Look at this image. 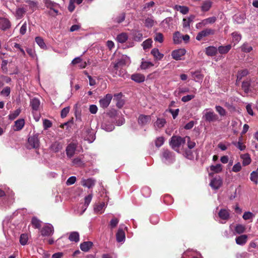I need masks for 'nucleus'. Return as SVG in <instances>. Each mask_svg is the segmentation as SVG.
<instances>
[{
	"mask_svg": "<svg viewBox=\"0 0 258 258\" xmlns=\"http://www.w3.org/2000/svg\"><path fill=\"white\" fill-rule=\"evenodd\" d=\"M254 215L250 212H245L243 215V218L245 220H249L254 217Z\"/></svg>",
	"mask_w": 258,
	"mask_h": 258,
	"instance_id": "60",
	"label": "nucleus"
},
{
	"mask_svg": "<svg viewBox=\"0 0 258 258\" xmlns=\"http://www.w3.org/2000/svg\"><path fill=\"white\" fill-rule=\"evenodd\" d=\"M73 163L74 165L79 167L82 166L84 164L82 160L79 157L74 159L73 160Z\"/></svg>",
	"mask_w": 258,
	"mask_h": 258,
	"instance_id": "58",
	"label": "nucleus"
},
{
	"mask_svg": "<svg viewBox=\"0 0 258 258\" xmlns=\"http://www.w3.org/2000/svg\"><path fill=\"white\" fill-rule=\"evenodd\" d=\"M116 240L118 242H121L125 240V233L121 229H119L116 234Z\"/></svg>",
	"mask_w": 258,
	"mask_h": 258,
	"instance_id": "27",
	"label": "nucleus"
},
{
	"mask_svg": "<svg viewBox=\"0 0 258 258\" xmlns=\"http://www.w3.org/2000/svg\"><path fill=\"white\" fill-rule=\"evenodd\" d=\"M164 142V139L162 137H158L155 140V145L157 147H161Z\"/></svg>",
	"mask_w": 258,
	"mask_h": 258,
	"instance_id": "59",
	"label": "nucleus"
},
{
	"mask_svg": "<svg viewBox=\"0 0 258 258\" xmlns=\"http://www.w3.org/2000/svg\"><path fill=\"white\" fill-rule=\"evenodd\" d=\"M186 50L184 49H178L173 50L171 53L172 58L176 60H181V57L185 55Z\"/></svg>",
	"mask_w": 258,
	"mask_h": 258,
	"instance_id": "11",
	"label": "nucleus"
},
{
	"mask_svg": "<svg viewBox=\"0 0 258 258\" xmlns=\"http://www.w3.org/2000/svg\"><path fill=\"white\" fill-rule=\"evenodd\" d=\"M43 2L47 8L52 10L56 14L58 13V11L55 9L58 5L57 3L51 0H43Z\"/></svg>",
	"mask_w": 258,
	"mask_h": 258,
	"instance_id": "15",
	"label": "nucleus"
},
{
	"mask_svg": "<svg viewBox=\"0 0 258 258\" xmlns=\"http://www.w3.org/2000/svg\"><path fill=\"white\" fill-rule=\"evenodd\" d=\"M53 227L48 224L43 227L41 230V235L43 236H49L53 233Z\"/></svg>",
	"mask_w": 258,
	"mask_h": 258,
	"instance_id": "9",
	"label": "nucleus"
},
{
	"mask_svg": "<svg viewBox=\"0 0 258 258\" xmlns=\"http://www.w3.org/2000/svg\"><path fill=\"white\" fill-rule=\"evenodd\" d=\"M145 25L148 28H151L154 25V21L152 18H148L145 21Z\"/></svg>",
	"mask_w": 258,
	"mask_h": 258,
	"instance_id": "57",
	"label": "nucleus"
},
{
	"mask_svg": "<svg viewBox=\"0 0 258 258\" xmlns=\"http://www.w3.org/2000/svg\"><path fill=\"white\" fill-rule=\"evenodd\" d=\"M112 96L111 94H106L104 98L101 99L99 100V104H100V107L103 108H107L109 106V105L112 100Z\"/></svg>",
	"mask_w": 258,
	"mask_h": 258,
	"instance_id": "8",
	"label": "nucleus"
},
{
	"mask_svg": "<svg viewBox=\"0 0 258 258\" xmlns=\"http://www.w3.org/2000/svg\"><path fill=\"white\" fill-rule=\"evenodd\" d=\"M218 216L220 219L219 222L222 224L225 223L230 217V210L221 209L218 212Z\"/></svg>",
	"mask_w": 258,
	"mask_h": 258,
	"instance_id": "6",
	"label": "nucleus"
},
{
	"mask_svg": "<svg viewBox=\"0 0 258 258\" xmlns=\"http://www.w3.org/2000/svg\"><path fill=\"white\" fill-rule=\"evenodd\" d=\"M162 157L164 162L166 163H171L174 159L172 153L167 150L163 151Z\"/></svg>",
	"mask_w": 258,
	"mask_h": 258,
	"instance_id": "13",
	"label": "nucleus"
},
{
	"mask_svg": "<svg viewBox=\"0 0 258 258\" xmlns=\"http://www.w3.org/2000/svg\"><path fill=\"white\" fill-rule=\"evenodd\" d=\"M203 118L210 122L217 120L218 117L211 109L207 108L204 111Z\"/></svg>",
	"mask_w": 258,
	"mask_h": 258,
	"instance_id": "4",
	"label": "nucleus"
},
{
	"mask_svg": "<svg viewBox=\"0 0 258 258\" xmlns=\"http://www.w3.org/2000/svg\"><path fill=\"white\" fill-rule=\"evenodd\" d=\"M242 159V164L243 166L249 165L251 162V158L248 154H244L240 156Z\"/></svg>",
	"mask_w": 258,
	"mask_h": 258,
	"instance_id": "34",
	"label": "nucleus"
},
{
	"mask_svg": "<svg viewBox=\"0 0 258 258\" xmlns=\"http://www.w3.org/2000/svg\"><path fill=\"white\" fill-rule=\"evenodd\" d=\"M93 243L91 241H85L81 243L80 247L81 249L85 252H87L92 247Z\"/></svg>",
	"mask_w": 258,
	"mask_h": 258,
	"instance_id": "26",
	"label": "nucleus"
},
{
	"mask_svg": "<svg viewBox=\"0 0 258 258\" xmlns=\"http://www.w3.org/2000/svg\"><path fill=\"white\" fill-rule=\"evenodd\" d=\"M40 101L38 99L34 98L31 100L30 105L33 111H37L40 106Z\"/></svg>",
	"mask_w": 258,
	"mask_h": 258,
	"instance_id": "28",
	"label": "nucleus"
},
{
	"mask_svg": "<svg viewBox=\"0 0 258 258\" xmlns=\"http://www.w3.org/2000/svg\"><path fill=\"white\" fill-rule=\"evenodd\" d=\"M248 73L246 69L238 71L237 74V81H240L242 77L246 76Z\"/></svg>",
	"mask_w": 258,
	"mask_h": 258,
	"instance_id": "49",
	"label": "nucleus"
},
{
	"mask_svg": "<svg viewBox=\"0 0 258 258\" xmlns=\"http://www.w3.org/2000/svg\"><path fill=\"white\" fill-rule=\"evenodd\" d=\"M119 220L116 218H113L111 219L109 223V226L111 229L115 228L118 224Z\"/></svg>",
	"mask_w": 258,
	"mask_h": 258,
	"instance_id": "61",
	"label": "nucleus"
},
{
	"mask_svg": "<svg viewBox=\"0 0 258 258\" xmlns=\"http://www.w3.org/2000/svg\"><path fill=\"white\" fill-rule=\"evenodd\" d=\"M95 180L92 178L88 179H82L81 181V184L83 186L87 187L88 188H91L95 185Z\"/></svg>",
	"mask_w": 258,
	"mask_h": 258,
	"instance_id": "25",
	"label": "nucleus"
},
{
	"mask_svg": "<svg viewBox=\"0 0 258 258\" xmlns=\"http://www.w3.org/2000/svg\"><path fill=\"white\" fill-rule=\"evenodd\" d=\"M173 18L172 17H167L162 21V24L166 27L169 28L170 24H172Z\"/></svg>",
	"mask_w": 258,
	"mask_h": 258,
	"instance_id": "56",
	"label": "nucleus"
},
{
	"mask_svg": "<svg viewBox=\"0 0 258 258\" xmlns=\"http://www.w3.org/2000/svg\"><path fill=\"white\" fill-rule=\"evenodd\" d=\"M105 207L104 203H101L94 207V211L96 213L102 214L103 213V209Z\"/></svg>",
	"mask_w": 258,
	"mask_h": 258,
	"instance_id": "45",
	"label": "nucleus"
},
{
	"mask_svg": "<svg viewBox=\"0 0 258 258\" xmlns=\"http://www.w3.org/2000/svg\"><path fill=\"white\" fill-rule=\"evenodd\" d=\"M130 58L128 56L126 55H122L121 57L118 60L117 62L113 64V68L112 71L114 73L113 76H123L124 71L120 70L118 72V71L122 67L130 64Z\"/></svg>",
	"mask_w": 258,
	"mask_h": 258,
	"instance_id": "1",
	"label": "nucleus"
},
{
	"mask_svg": "<svg viewBox=\"0 0 258 258\" xmlns=\"http://www.w3.org/2000/svg\"><path fill=\"white\" fill-rule=\"evenodd\" d=\"M195 18V16L193 15H191L187 18H183L182 20L183 28L185 29H189L190 24L194 21Z\"/></svg>",
	"mask_w": 258,
	"mask_h": 258,
	"instance_id": "18",
	"label": "nucleus"
},
{
	"mask_svg": "<svg viewBox=\"0 0 258 258\" xmlns=\"http://www.w3.org/2000/svg\"><path fill=\"white\" fill-rule=\"evenodd\" d=\"M186 142V138L180 136H173L170 139L169 144L171 148L176 151H178L179 148L184 145Z\"/></svg>",
	"mask_w": 258,
	"mask_h": 258,
	"instance_id": "2",
	"label": "nucleus"
},
{
	"mask_svg": "<svg viewBox=\"0 0 258 258\" xmlns=\"http://www.w3.org/2000/svg\"><path fill=\"white\" fill-rule=\"evenodd\" d=\"M166 123V120L164 118H158L154 123V126L156 128H161L163 127Z\"/></svg>",
	"mask_w": 258,
	"mask_h": 258,
	"instance_id": "33",
	"label": "nucleus"
},
{
	"mask_svg": "<svg viewBox=\"0 0 258 258\" xmlns=\"http://www.w3.org/2000/svg\"><path fill=\"white\" fill-rule=\"evenodd\" d=\"M61 149V145L57 142L53 143L51 146V149L54 152H58Z\"/></svg>",
	"mask_w": 258,
	"mask_h": 258,
	"instance_id": "39",
	"label": "nucleus"
},
{
	"mask_svg": "<svg viewBox=\"0 0 258 258\" xmlns=\"http://www.w3.org/2000/svg\"><path fill=\"white\" fill-rule=\"evenodd\" d=\"M82 137L89 143H92L95 139L94 132L89 127H85L82 131Z\"/></svg>",
	"mask_w": 258,
	"mask_h": 258,
	"instance_id": "3",
	"label": "nucleus"
},
{
	"mask_svg": "<svg viewBox=\"0 0 258 258\" xmlns=\"http://www.w3.org/2000/svg\"><path fill=\"white\" fill-rule=\"evenodd\" d=\"M143 196L145 197H149L151 195V189L148 187H144L141 190Z\"/></svg>",
	"mask_w": 258,
	"mask_h": 258,
	"instance_id": "53",
	"label": "nucleus"
},
{
	"mask_svg": "<svg viewBox=\"0 0 258 258\" xmlns=\"http://www.w3.org/2000/svg\"><path fill=\"white\" fill-rule=\"evenodd\" d=\"M215 108L221 116H224L226 114V110L221 106H216Z\"/></svg>",
	"mask_w": 258,
	"mask_h": 258,
	"instance_id": "62",
	"label": "nucleus"
},
{
	"mask_svg": "<svg viewBox=\"0 0 258 258\" xmlns=\"http://www.w3.org/2000/svg\"><path fill=\"white\" fill-rule=\"evenodd\" d=\"M32 224L35 228H40L41 226V221L37 218L34 217L32 219Z\"/></svg>",
	"mask_w": 258,
	"mask_h": 258,
	"instance_id": "55",
	"label": "nucleus"
},
{
	"mask_svg": "<svg viewBox=\"0 0 258 258\" xmlns=\"http://www.w3.org/2000/svg\"><path fill=\"white\" fill-rule=\"evenodd\" d=\"M215 33V30L212 28H206L201 31L197 34L196 39L200 41L203 38L208 36L209 35H213Z\"/></svg>",
	"mask_w": 258,
	"mask_h": 258,
	"instance_id": "7",
	"label": "nucleus"
},
{
	"mask_svg": "<svg viewBox=\"0 0 258 258\" xmlns=\"http://www.w3.org/2000/svg\"><path fill=\"white\" fill-rule=\"evenodd\" d=\"M250 179L255 184L258 182V174L255 171H252L250 174Z\"/></svg>",
	"mask_w": 258,
	"mask_h": 258,
	"instance_id": "52",
	"label": "nucleus"
},
{
	"mask_svg": "<svg viewBox=\"0 0 258 258\" xmlns=\"http://www.w3.org/2000/svg\"><path fill=\"white\" fill-rule=\"evenodd\" d=\"M24 2L27 4L25 8H28L31 13L34 12L38 8L39 3L36 1L24 0Z\"/></svg>",
	"mask_w": 258,
	"mask_h": 258,
	"instance_id": "12",
	"label": "nucleus"
},
{
	"mask_svg": "<svg viewBox=\"0 0 258 258\" xmlns=\"http://www.w3.org/2000/svg\"><path fill=\"white\" fill-rule=\"evenodd\" d=\"M131 79L137 83H142L144 82L145 77L143 74L136 73L132 75Z\"/></svg>",
	"mask_w": 258,
	"mask_h": 258,
	"instance_id": "22",
	"label": "nucleus"
},
{
	"mask_svg": "<svg viewBox=\"0 0 258 258\" xmlns=\"http://www.w3.org/2000/svg\"><path fill=\"white\" fill-rule=\"evenodd\" d=\"M241 51L245 52H250L252 50V47L251 45L247 42L244 43L241 46Z\"/></svg>",
	"mask_w": 258,
	"mask_h": 258,
	"instance_id": "37",
	"label": "nucleus"
},
{
	"mask_svg": "<svg viewBox=\"0 0 258 258\" xmlns=\"http://www.w3.org/2000/svg\"><path fill=\"white\" fill-rule=\"evenodd\" d=\"M231 45L228 44L225 46L221 45L218 47V51L221 54L227 53L231 49Z\"/></svg>",
	"mask_w": 258,
	"mask_h": 258,
	"instance_id": "30",
	"label": "nucleus"
},
{
	"mask_svg": "<svg viewBox=\"0 0 258 258\" xmlns=\"http://www.w3.org/2000/svg\"><path fill=\"white\" fill-rule=\"evenodd\" d=\"M173 8L175 10L179 11L181 14L183 15L186 14L189 11L188 8L186 6L175 5Z\"/></svg>",
	"mask_w": 258,
	"mask_h": 258,
	"instance_id": "31",
	"label": "nucleus"
},
{
	"mask_svg": "<svg viewBox=\"0 0 258 258\" xmlns=\"http://www.w3.org/2000/svg\"><path fill=\"white\" fill-rule=\"evenodd\" d=\"M192 77L196 81H202L203 78V75L199 72H191Z\"/></svg>",
	"mask_w": 258,
	"mask_h": 258,
	"instance_id": "41",
	"label": "nucleus"
},
{
	"mask_svg": "<svg viewBox=\"0 0 258 258\" xmlns=\"http://www.w3.org/2000/svg\"><path fill=\"white\" fill-rule=\"evenodd\" d=\"M151 119L150 115H140L138 118V122L140 124L144 125L149 122Z\"/></svg>",
	"mask_w": 258,
	"mask_h": 258,
	"instance_id": "21",
	"label": "nucleus"
},
{
	"mask_svg": "<svg viewBox=\"0 0 258 258\" xmlns=\"http://www.w3.org/2000/svg\"><path fill=\"white\" fill-rule=\"evenodd\" d=\"M163 35L161 33L157 32L156 33L154 36V40L156 42H158L159 43H162L164 40Z\"/></svg>",
	"mask_w": 258,
	"mask_h": 258,
	"instance_id": "51",
	"label": "nucleus"
},
{
	"mask_svg": "<svg viewBox=\"0 0 258 258\" xmlns=\"http://www.w3.org/2000/svg\"><path fill=\"white\" fill-rule=\"evenodd\" d=\"M217 52L218 48L215 46H210L206 48L205 52L208 56H213L217 53Z\"/></svg>",
	"mask_w": 258,
	"mask_h": 258,
	"instance_id": "23",
	"label": "nucleus"
},
{
	"mask_svg": "<svg viewBox=\"0 0 258 258\" xmlns=\"http://www.w3.org/2000/svg\"><path fill=\"white\" fill-rule=\"evenodd\" d=\"M101 127L103 130L107 132H111L114 128L113 124L112 123H108L107 122H103L101 125Z\"/></svg>",
	"mask_w": 258,
	"mask_h": 258,
	"instance_id": "38",
	"label": "nucleus"
},
{
	"mask_svg": "<svg viewBox=\"0 0 258 258\" xmlns=\"http://www.w3.org/2000/svg\"><path fill=\"white\" fill-rule=\"evenodd\" d=\"M212 2L211 1H204L201 6V10L203 12H207L211 8Z\"/></svg>",
	"mask_w": 258,
	"mask_h": 258,
	"instance_id": "32",
	"label": "nucleus"
},
{
	"mask_svg": "<svg viewBox=\"0 0 258 258\" xmlns=\"http://www.w3.org/2000/svg\"><path fill=\"white\" fill-rule=\"evenodd\" d=\"M152 42H153L151 38H149V39L146 40L145 41H144L142 43V45L143 47V49L144 50H146L147 49H149L150 47H151Z\"/></svg>",
	"mask_w": 258,
	"mask_h": 258,
	"instance_id": "43",
	"label": "nucleus"
},
{
	"mask_svg": "<svg viewBox=\"0 0 258 258\" xmlns=\"http://www.w3.org/2000/svg\"><path fill=\"white\" fill-rule=\"evenodd\" d=\"M128 39V35L126 33H121L116 37L117 41L119 43H124Z\"/></svg>",
	"mask_w": 258,
	"mask_h": 258,
	"instance_id": "36",
	"label": "nucleus"
},
{
	"mask_svg": "<svg viewBox=\"0 0 258 258\" xmlns=\"http://www.w3.org/2000/svg\"><path fill=\"white\" fill-rule=\"evenodd\" d=\"M77 146V144L76 143H71L67 146L66 151L67 155L69 158H71L74 156Z\"/></svg>",
	"mask_w": 258,
	"mask_h": 258,
	"instance_id": "10",
	"label": "nucleus"
},
{
	"mask_svg": "<svg viewBox=\"0 0 258 258\" xmlns=\"http://www.w3.org/2000/svg\"><path fill=\"white\" fill-rule=\"evenodd\" d=\"M27 11V9L24 7L17 8L16 10L15 16L17 19L22 18Z\"/></svg>",
	"mask_w": 258,
	"mask_h": 258,
	"instance_id": "17",
	"label": "nucleus"
},
{
	"mask_svg": "<svg viewBox=\"0 0 258 258\" xmlns=\"http://www.w3.org/2000/svg\"><path fill=\"white\" fill-rule=\"evenodd\" d=\"M245 229V226L242 224H237L235 227V231L237 234L243 233Z\"/></svg>",
	"mask_w": 258,
	"mask_h": 258,
	"instance_id": "47",
	"label": "nucleus"
},
{
	"mask_svg": "<svg viewBox=\"0 0 258 258\" xmlns=\"http://www.w3.org/2000/svg\"><path fill=\"white\" fill-rule=\"evenodd\" d=\"M151 53L156 60H160L162 59L164 56V54L160 53L159 49L156 48H153L151 50Z\"/></svg>",
	"mask_w": 258,
	"mask_h": 258,
	"instance_id": "24",
	"label": "nucleus"
},
{
	"mask_svg": "<svg viewBox=\"0 0 258 258\" xmlns=\"http://www.w3.org/2000/svg\"><path fill=\"white\" fill-rule=\"evenodd\" d=\"M20 112L21 109L20 108H18L14 111L11 112L8 116L9 119L11 120L15 119L17 116H19Z\"/></svg>",
	"mask_w": 258,
	"mask_h": 258,
	"instance_id": "40",
	"label": "nucleus"
},
{
	"mask_svg": "<svg viewBox=\"0 0 258 258\" xmlns=\"http://www.w3.org/2000/svg\"><path fill=\"white\" fill-rule=\"evenodd\" d=\"M250 83L248 81H244L242 84V88L245 92L247 93L249 91Z\"/></svg>",
	"mask_w": 258,
	"mask_h": 258,
	"instance_id": "63",
	"label": "nucleus"
},
{
	"mask_svg": "<svg viewBox=\"0 0 258 258\" xmlns=\"http://www.w3.org/2000/svg\"><path fill=\"white\" fill-rule=\"evenodd\" d=\"M173 41L175 43L178 44L181 41V36L179 32H176L174 33L173 37Z\"/></svg>",
	"mask_w": 258,
	"mask_h": 258,
	"instance_id": "50",
	"label": "nucleus"
},
{
	"mask_svg": "<svg viewBox=\"0 0 258 258\" xmlns=\"http://www.w3.org/2000/svg\"><path fill=\"white\" fill-rule=\"evenodd\" d=\"M10 21L6 18H0V29L2 30H6L11 27Z\"/></svg>",
	"mask_w": 258,
	"mask_h": 258,
	"instance_id": "16",
	"label": "nucleus"
},
{
	"mask_svg": "<svg viewBox=\"0 0 258 258\" xmlns=\"http://www.w3.org/2000/svg\"><path fill=\"white\" fill-rule=\"evenodd\" d=\"M40 142L38 139V134H33L28 139V147L29 148L37 149L39 147Z\"/></svg>",
	"mask_w": 258,
	"mask_h": 258,
	"instance_id": "5",
	"label": "nucleus"
},
{
	"mask_svg": "<svg viewBox=\"0 0 258 258\" xmlns=\"http://www.w3.org/2000/svg\"><path fill=\"white\" fill-rule=\"evenodd\" d=\"M133 36L135 41H141L142 40L143 35L139 31H135L133 33Z\"/></svg>",
	"mask_w": 258,
	"mask_h": 258,
	"instance_id": "54",
	"label": "nucleus"
},
{
	"mask_svg": "<svg viewBox=\"0 0 258 258\" xmlns=\"http://www.w3.org/2000/svg\"><path fill=\"white\" fill-rule=\"evenodd\" d=\"M24 125V119L23 118L19 119L15 122L13 129L15 131H19L23 128Z\"/></svg>",
	"mask_w": 258,
	"mask_h": 258,
	"instance_id": "19",
	"label": "nucleus"
},
{
	"mask_svg": "<svg viewBox=\"0 0 258 258\" xmlns=\"http://www.w3.org/2000/svg\"><path fill=\"white\" fill-rule=\"evenodd\" d=\"M248 237L246 235H241L235 238V242L237 244L244 245L247 241Z\"/></svg>",
	"mask_w": 258,
	"mask_h": 258,
	"instance_id": "20",
	"label": "nucleus"
},
{
	"mask_svg": "<svg viewBox=\"0 0 258 258\" xmlns=\"http://www.w3.org/2000/svg\"><path fill=\"white\" fill-rule=\"evenodd\" d=\"M232 36L233 42L235 43H238L241 39V35L240 34L237 32H234L232 33Z\"/></svg>",
	"mask_w": 258,
	"mask_h": 258,
	"instance_id": "48",
	"label": "nucleus"
},
{
	"mask_svg": "<svg viewBox=\"0 0 258 258\" xmlns=\"http://www.w3.org/2000/svg\"><path fill=\"white\" fill-rule=\"evenodd\" d=\"M210 169L214 173H219L222 170V166L220 164H217L216 165H211Z\"/></svg>",
	"mask_w": 258,
	"mask_h": 258,
	"instance_id": "42",
	"label": "nucleus"
},
{
	"mask_svg": "<svg viewBox=\"0 0 258 258\" xmlns=\"http://www.w3.org/2000/svg\"><path fill=\"white\" fill-rule=\"evenodd\" d=\"M28 240V235L27 234H22L20 237V243L22 245H25L27 244Z\"/></svg>",
	"mask_w": 258,
	"mask_h": 258,
	"instance_id": "44",
	"label": "nucleus"
},
{
	"mask_svg": "<svg viewBox=\"0 0 258 258\" xmlns=\"http://www.w3.org/2000/svg\"><path fill=\"white\" fill-rule=\"evenodd\" d=\"M248 255L247 252H238L236 254V258H248Z\"/></svg>",
	"mask_w": 258,
	"mask_h": 258,
	"instance_id": "64",
	"label": "nucleus"
},
{
	"mask_svg": "<svg viewBox=\"0 0 258 258\" xmlns=\"http://www.w3.org/2000/svg\"><path fill=\"white\" fill-rule=\"evenodd\" d=\"M222 180L220 177H215L211 180L210 185L214 189H218L222 185Z\"/></svg>",
	"mask_w": 258,
	"mask_h": 258,
	"instance_id": "14",
	"label": "nucleus"
},
{
	"mask_svg": "<svg viewBox=\"0 0 258 258\" xmlns=\"http://www.w3.org/2000/svg\"><path fill=\"white\" fill-rule=\"evenodd\" d=\"M69 239L72 242H78L80 240V235L78 232L74 231L70 233Z\"/></svg>",
	"mask_w": 258,
	"mask_h": 258,
	"instance_id": "29",
	"label": "nucleus"
},
{
	"mask_svg": "<svg viewBox=\"0 0 258 258\" xmlns=\"http://www.w3.org/2000/svg\"><path fill=\"white\" fill-rule=\"evenodd\" d=\"M153 66H154V64L152 62L148 61H143L142 62L140 67L142 70H146Z\"/></svg>",
	"mask_w": 258,
	"mask_h": 258,
	"instance_id": "46",
	"label": "nucleus"
},
{
	"mask_svg": "<svg viewBox=\"0 0 258 258\" xmlns=\"http://www.w3.org/2000/svg\"><path fill=\"white\" fill-rule=\"evenodd\" d=\"M35 42L41 49H47V46L44 42L43 39L42 37L40 36L36 37L35 38Z\"/></svg>",
	"mask_w": 258,
	"mask_h": 258,
	"instance_id": "35",
	"label": "nucleus"
}]
</instances>
